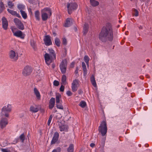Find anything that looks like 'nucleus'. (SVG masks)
Returning <instances> with one entry per match:
<instances>
[{
    "label": "nucleus",
    "mask_w": 152,
    "mask_h": 152,
    "mask_svg": "<svg viewBox=\"0 0 152 152\" xmlns=\"http://www.w3.org/2000/svg\"><path fill=\"white\" fill-rule=\"evenodd\" d=\"M113 30L111 25L107 24L106 26L103 27L99 33V38L102 42L107 41H112L113 39Z\"/></svg>",
    "instance_id": "nucleus-1"
},
{
    "label": "nucleus",
    "mask_w": 152,
    "mask_h": 152,
    "mask_svg": "<svg viewBox=\"0 0 152 152\" xmlns=\"http://www.w3.org/2000/svg\"><path fill=\"white\" fill-rule=\"evenodd\" d=\"M48 50L49 53H45L44 55V58L46 63L49 65L56 59V54L55 51L51 48H49Z\"/></svg>",
    "instance_id": "nucleus-2"
},
{
    "label": "nucleus",
    "mask_w": 152,
    "mask_h": 152,
    "mask_svg": "<svg viewBox=\"0 0 152 152\" xmlns=\"http://www.w3.org/2000/svg\"><path fill=\"white\" fill-rule=\"evenodd\" d=\"M41 17L43 21H46L52 14L51 10L48 8H45L41 10Z\"/></svg>",
    "instance_id": "nucleus-3"
},
{
    "label": "nucleus",
    "mask_w": 152,
    "mask_h": 152,
    "mask_svg": "<svg viewBox=\"0 0 152 152\" xmlns=\"http://www.w3.org/2000/svg\"><path fill=\"white\" fill-rule=\"evenodd\" d=\"M98 131L100 133L102 136H104L107 133V128L106 122L104 121H102L98 128Z\"/></svg>",
    "instance_id": "nucleus-4"
},
{
    "label": "nucleus",
    "mask_w": 152,
    "mask_h": 152,
    "mask_svg": "<svg viewBox=\"0 0 152 152\" xmlns=\"http://www.w3.org/2000/svg\"><path fill=\"white\" fill-rule=\"evenodd\" d=\"M77 7V4L75 3H67V7L69 14H71L72 11L76 10Z\"/></svg>",
    "instance_id": "nucleus-5"
},
{
    "label": "nucleus",
    "mask_w": 152,
    "mask_h": 152,
    "mask_svg": "<svg viewBox=\"0 0 152 152\" xmlns=\"http://www.w3.org/2000/svg\"><path fill=\"white\" fill-rule=\"evenodd\" d=\"M61 98V95L59 94H57L56 95V107L60 109H63V107L62 106L60 100V99Z\"/></svg>",
    "instance_id": "nucleus-6"
},
{
    "label": "nucleus",
    "mask_w": 152,
    "mask_h": 152,
    "mask_svg": "<svg viewBox=\"0 0 152 152\" xmlns=\"http://www.w3.org/2000/svg\"><path fill=\"white\" fill-rule=\"evenodd\" d=\"M12 109V106L11 104H6L1 109V116L4 115L3 112H10L11 111Z\"/></svg>",
    "instance_id": "nucleus-7"
},
{
    "label": "nucleus",
    "mask_w": 152,
    "mask_h": 152,
    "mask_svg": "<svg viewBox=\"0 0 152 152\" xmlns=\"http://www.w3.org/2000/svg\"><path fill=\"white\" fill-rule=\"evenodd\" d=\"M14 21L17 27L19 29L23 30L24 29V26L21 21L17 18L14 19Z\"/></svg>",
    "instance_id": "nucleus-8"
},
{
    "label": "nucleus",
    "mask_w": 152,
    "mask_h": 152,
    "mask_svg": "<svg viewBox=\"0 0 152 152\" xmlns=\"http://www.w3.org/2000/svg\"><path fill=\"white\" fill-rule=\"evenodd\" d=\"M32 72V69L29 66H27L24 67L23 71L22 74L25 76L29 75Z\"/></svg>",
    "instance_id": "nucleus-9"
},
{
    "label": "nucleus",
    "mask_w": 152,
    "mask_h": 152,
    "mask_svg": "<svg viewBox=\"0 0 152 152\" xmlns=\"http://www.w3.org/2000/svg\"><path fill=\"white\" fill-rule=\"evenodd\" d=\"M9 57L13 61H15L18 59V56L16 54L15 52L13 50H10L9 53Z\"/></svg>",
    "instance_id": "nucleus-10"
},
{
    "label": "nucleus",
    "mask_w": 152,
    "mask_h": 152,
    "mask_svg": "<svg viewBox=\"0 0 152 152\" xmlns=\"http://www.w3.org/2000/svg\"><path fill=\"white\" fill-rule=\"evenodd\" d=\"M66 60H63L61 62L60 65V67L62 74H64L66 73Z\"/></svg>",
    "instance_id": "nucleus-11"
},
{
    "label": "nucleus",
    "mask_w": 152,
    "mask_h": 152,
    "mask_svg": "<svg viewBox=\"0 0 152 152\" xmlns=\"http://www.w3.org/2000/svg\"><path fill=\"white\" fill-rule=\"evenodd\" d=\"M79 85V83L78 80L75 79L73 80L72 84V89L73 92H75L77 90Z\"/></svg>",
    "instance_id": "nucleus-12"
},
{
    "label": "nucleus",
    "mask_w": 152,
    "mask_h": 152,
    "mask_svg": "<svg viewBox=\"0 0 152 152\" xmlns=\"http://www.w3.org/2000/svg\"><path fill=\"white\" fill-rule=\"evenodd\" d=\"M43 40L44 43L46 45L49 46L52 45V41L49 35H47L45 36V37Z\"/></svg>",
    "instance_id": "nucleus-13"
},
{
    "label": "nucleus",
    "mask_w": 152,
    "mask_h": 152,
    "mask_svg": "<svg viewBox=\"0 0 152 152\" xmlns=\"http://www.w3.org/2000/svg\"><path fill=\"white\" fill-rule=\"evenodd\" d=\"M3 28L5 30L7 29L8 26V23L6 19L4 17L2 19Z\"/></svg>",
    "instance_id": "nucleus-14"
},
{
    "label": "nucleus",
    "mask_w": 152,
    "mask_h": 152,
    "mask_svg": "<svg viewBox=\"0 0 152 152\" xmlns=\"http://www.w3.org/2000/svg\"><path fill=\"white\" fill-rule=\"evenodd\" d=\"M59 136V134L58 132H56L55 133L51 142V144H54L57 141Z\"/></svg>",
    "instance_id": "nucleus-15"
},
{
    "label": "nucleus",
    "mask_w": 152,
    "mask_h": 152,
    "mask_svg": "<svg viewBox=\"0 0 152 152\" xmlns=\"http://www.w3.org/2000/svg\"><path fill=\"white\" fill-rule=\"evenodd\" d=\"M8 124L7 119L6 118H2L1 121L0 125L1 129H3Z\"/></svg>",
    "instance_id": "nucleus-16"
},
{
    "label": "nucleus",
    "mask_w": 152,
    "mask_h": 152,
    "mask_svg": "<svg viewBox=\"0 0 152 152\" xmlns=\"http://www.w3.org/2000/svg\"><path fill=\"white\" fill-rule=\"evenodd\" d=\"M14 35L17 37H19L21 39H23L24 38V34H23L20 31H17L14 33Z\"/></svg>",
    "instance_id": "nucleus-17"
},
{
    "label": "nucleus",
    "mask_w": 152,
    "mask_h": 152,
    "mask_svg": "<svg viewBox=\"0 0 152 152\" xmlns=\"http://www.w3.org/2000/svg\"><path fill=\"white\" fill-rule=\"evenodd\" d=\"M59 128L61 131L67 132L68 130V126L65 125H61V123L59 124Z\"/></svg>",
    "instance_id": "nucleus-18"
},
{
    "label": "nucleus",
    "mask_w": 152,
    "mask_h": 152,
    "mask_svg": "<svg viewBox=\"0 0 152 152\" xmlns=\"http://www.w3.org/2000/svg\"><path fill=\"white\" fill-rule=\"evenodd\" d=\"M55 104V99L54 98L52 97L49 102V108L52 109L54 107Z\"/></svg>",
    "instance_id": "nucleus-19"
},
{
    "label": "nucleus",
    "mask_w": 152,
    "mask_h": 152,
    "mask_svg": "<svg viewBox=\"0 0 152 152\" xmlns=\"http://www.w3.org/2000/svg\"><path fill=\"white\" fill-rule=\"evenodd\" d=\"M10 13L11 15H13L16 16V17H18V18H21V16L19 15V14H18L17 12L14 11L12 10H11L9 9H7V10Z\"/></svg>",
    "instance_id": "nucleus-20"
},
{
    "label": "nucleus",
    "mask_w": 152,
    "mask_h": 152,
    "mask_svg": "<svg viewBox=\"0 0 152 152\" xmlns=\"http://www.w3.org/2000/svg\"><path fill=\"white\" fill-rule=\"evenodd\" d=\"M72 19L70 18H67L66 20V22L64 25V26L67 27L70 26L72 24Z\"/></svg>",
    "instance_id": "nucleus-21"
},
{
    "label": "nucleus",
    "mask_w": 152,
    "mask_h": 152,
    "mask_svg": "<svg viewBox=\"0 0 152 152\" xmlns=\"http://www.w3.org/2000/svg\"><path fill=\"white\" fill-rule=\"evenodd\" d=\"M89 28L88 24L87 23H85L83 27V32L84 34H86L87 33Z\"/></svg>",
    "instance_id": "nucleus-22"
},
{
    "label": "nucleus",
    "mask_w": 152,
    "mask_h": 152,
    "mask_svg": "<svg viewBox=\"0 0 152 152\" xmlns=\"http://www.w3.org/2000/svg\"><path fill=\"white\" fill-rule=\"evenodd\" d=\"M91 4L93 7H96L99 5V2L95 0H90Z\"/></svg>",
    "instance_id": "nucleus-23"
},
{
    "label": "nucleus",
    "mask_w": 152,
    "mask_h": 152,
    "mask_svg": "<svg viewBox=\"0 0 152 152\" xmlns=\"http://www.w3.org/2000/svg\"><path fill=\"white\" fill-rule=\"evenodd\" d=\"M34 91L37 99H40V95L39 92L37 88H34Z\"/></svg>",
    "instance_id": "nucleus-24"
},
{
    "label": "nucleus",
    "mask_w": 152,
    "mask_h": 152,
    "mask_svg": "<svg viewBox=\"0 0 152 152\" xmlns=\"http://www.w3.org/2000/svg\"><path fill=\"white\" fill-rule=\"evenodd\" d=\"M82 65L83 71L84 75L86 76L87 74V69L86 64L84 62H82Z\"/></svg>",
    "instance_id": "nucleus-25"
},
{
    "label": "nucleus",
    "mask_w": 152,
    "mask_h": 152,
    "mask_svg": "<svg viewBox=\"0 0 152 152\" xmlns=\"http://www.w3.org/2000/svg\"><path fill=\"white\" fill-rule=\"evenodd\" d=\"M91 81L92 85L94 87L96 86V84L94 76L93 75H92L91 78Z\"/></svg>",
    "instance_id": "nucleus-26"
},
{
    "label": "nucleus",
    "mask_w": 152,
    "mask_h": 152,
    "mask_svg": "<svg viewBox=\"0 0 152 152\" xmlns=\"http://www.w3.org/2000/svg\"><path fill=\"white\" fill-rule=\"evenodd\" d=\"M68 152H73L74 145L72 144H70L67 149Z\"/></svg>",
    "instance_id": "nucleus-27"
},
{
    "label": "nucleus",
    "mask_w": 152,
    "mask_h": 152,
    "mask_svg": "<svg viewBox=\"0 0 152 152\" xmlns=\"http://www.w3.org/2000/svg\"><path fill=\"white\" fill-rule=\"evenodd\" d=\"M62 82V84L64 85H66V77L65 75H63L61 79Z\"/></svg>",
    "instance_id": "nucleus-28"
},
{
    "label": "nucleus",
    "mask_w": 152,
    "mask_h": 152,
    "mask_svg": "<svg viewBox=\"0 0 152 152\" xmlns=\"http://www.w3.org/2000/svg\"><path fill=\"white\" fill-rule=\"evenodd\" d=\"M30 110L33 112L36 113L38 111V109L37 107H35L32 106L30 107Z\"/></svg>",
    "instance_id": "nucleus-29"
},
{
    "label": "nucleus",
    "mask_w": 152,
    "mask_h": 152,
    "mask_svg": "<svg viewBox=\"0 0 152 152\" xmlns=\"http://www.w3.org/2000/svg\"><path fill=\"white\" fill-rule=\"evenodd\" d=\"M40 13L39 12V11H36L35 12V16L36 19L38 20H40Z\"/></svg>",
    "instance_id": "nucleus-30"
},
{
    "label": "nucleus",
    "mask_w": 152,
    "mask_h": 152,
    "mask_svg": "<svg viewBox=\"0 0 152 152\" xmlns=\"http://www.w3.org/2000/svg\"><path fill=\"white\" fill-rule=\"evenodd\" d=\"M55 43L57 46L59 47L60 46V41L58 38H56L55 39Z\"/></svg>",
    "instance_id": "nucleus-31"
},
{
    "label": "nucleus",
    "mask_w": 152,
    "mask_h": 152,
    "mask_svg": "<svg viewBox=\"0 0 152 152\" xmlns=\"http://www.w3.org/2000/svg\"><path fill=\"white\" fill-rule=\"evenodd\" d=\"M132 11L133 12V14L136 17L138 16L139 12L137 10L135 9H133L132 10Z\"/></svg>",
    "instance_id": "nucleus-32"
},
{
    "label": "nucleus",
    "mask_w": 152,
    "mask_h": 152,
    "mask_svg": "<svg viewBox=\"0 0 152 152\" xmlns=\"http://www.w3.org/2000/svg\"><path fill=\"white\" fill-rule=\"evenodd\" d=\"M18 8L20 10V11L21 12V11H23L22 10L24 9L25 6L23 4H20L18 5Z\"/></svg>",
    "instance_id": "nucleus-33"
},
{
    "label": "nucleus",
    "mask_w": 152,
    "mask_h": 152,
    "mask_svg": "<svg viewBox=\"0 0 152 152\" xmlns=\"http://www.w3.org/2000/svg\"><path fill=\"white\" fill-rule=\"evenodd\" d=\"M20 12L23 18L24 19H26L27 18V15L25 12L23 11H21Z\"/></svg>",
    "instance_id": "nucleus-34"
},
{
    "label": "nucleus",
    "mask_w": 152,
    "mask_h": 152,
    "mask_svg": "<svg viewBox=\"0 0 152 152\" xmlns=\"http://www.w3.org/2000/svg\"><path fill=\"white\" fill-rule=\"evenodd\" d=\"M79 105L82 108H84L86 105V103L85 101H81Z\"/></svg>",
    "instance_id": "nucleus-35"
},
{
    "label": "nucleus",
    "mask_w": 152,
    "mask_h": 152,
    "mask_svg": "<svg viewBox=\"0 0 152 152\" xmlns=\"http://www.w3.org/2000/svg\"><path fill=\"white\" fill-rule=\"evenodd\" d=\"M8 5L10 9L13 8V7L14 6V4L12 3V1H11L8 2Z\"/></svg>",
    "instance_id": "nucleus-36"
},
{
    "label": "nucleus",
    "mask_w": 152,
    "mask_h": 152,
    "mask_svg": "<svg viewBox=\"0 0 152 152\" xmlns=\"http://www.w3.org/2000/svg\"><path fill=\"white\" fill-rule=\"evenodd\" d=\"M25 137L24 133L22 134L20 136V139L22 141V142H23L25 140Z\"/></svg>",
    "instance_id": "nucleus-37"
},
{
    "label": "nucleus",
    "mask_w": 152,
    "mask_h": 152,
    "mask_svg": "<svg viewBox=\"0 0 152 152\" xmlns=\"http://www.w3.org/2000/svg\"><path fill=\"white\" fill-rule=\"evenodd\" d=\"M4 5L2 2H0V13H1L3 10Z\"/></svg>",
    "instance_id": "nucleus-38"
},
{
    "label": "nucleus",
    "mask_w": 152,
    "mask_h": 152,
    "mask_svg": "<svg viewBox=\"0 0 152 152\" xmlns=\"http://www.w3.org/2000/svg\"><path fill=\"white\" fill-rule=\"evenodd\" d=\"M83 60L86 63L88 62L89 58L87 56H85L84 57Z\"/></svg>",
    "instance_id": "nucleus-39"
},
{
    "label": "nucleus",
    "mask_w": 152,
    "mask_h": 152,
    "mask_svg": "<svg viewBox=\"0 0 152 152\" xmlns=\"http://www.w3.org/2000/svg\"><path fill=\"white\" fill-rule=\"evenodd\" d=\"M53 116L52 115H51L49 118L48 119V126H49L50 123H51V121L52 120V118Z\"/></svg>",
    "instance_id": "nucleus-40"
},
{
    "label": "nucleus",
    "mask_w": 152,
    "mask_h": 152,
    "mask_svg": "<svg viewBox=\"0 0 152 152\" xmlns=\"http://www.w3.org/2000/svg\"><path fill=\"white\" fill-rule=\"evenodd\" d=\"M31 46L33 47V48L34 49V50H36V45H35V43L34 41L31 42Z\"/></svg>",
    "instance_id": "nucleus-41"
},
{
    "label": "nucleus",
    "mask_w": 152,
    "mask_h": 152,
    "mask_svg": "<svg viewBox=\"0 0 152 152\" xmlns=\"http://www.w3.org/2000/svg\"><path fill=\"white\" fill-rule=\"evenodd\" d=\"M53 85L55 86H57L59 85V83L58 81L55 80L53 82Z\"/></svg>",
    "instance_id": "nucleus-42"
},
{
    "label": "nucleus",
    "mask_w": 152,
    "mask_h": 152,
    "mask_svg": "<svg viewBox=\"0 0 152 152\" xmlns=\"http://www.w3.org/2000/svg\"><path fill=\"white\" fill-rule=\"evenodd\" d=\"M62 43L64 45H66L67 44V42L65 38H63Z\"/></svg>",
    "instance_id": "nucleus-43"
},
{
    "label": "nucleus",
    "mask_w": 152,
    "mask_h": 152,
    "mask_svg": "<svg viewBox=\"0 0 152 152\" xmlns=\"http://www.w3.org/2000/svg\"><path fill=\"white\" fill-rule=\"evenodd\" d=\"M66 94L68 96H70L72 95V94L70 91H67Z\"/></svg>",
    "instance_id": "nucleus-44"
},
{
    "label": "nucleus",
    "mask_w": 152,
    "mask_h": 152,
    "mask_svg": "<svg viewBox=\"0 0 152 152\" xmlns=\"http://www.w3.org/2000/svg\"><path fill=\"white\" fill-rule=\"evenodd\" d=\"M64 86L63 85H61L60 88V91H61L63 92L64 90Z\"/></svg>",
    "instance_id": "nucleus-45"
},
{
    "label": "nucleus",
    "mask_w": 152,
    "mask_h": 152,
    "mask_svg": "<svg viewBox=\"0 0 152 152\" xmlns=\"http://www.w3.org/2000/svg\"><path fill=\"white\" fill-rule=\"evenodd\" d=\"M1 150L2 152H10V151L7 149L2 148Z\"/></svg>",
    "instance_id": "nucleus-46"
},
{
    "label": "nucleus",
    "mask_w": 152,
    "mask_h": 152,
    "mask_svg": "<svg viewBox=\"0 0 152 152\" xmlns=\"http://www.w3.org/2000/svg\"><path fill=\"white\" fill-rule=\"evenodd\" d=\"M57 152H60L61 151V148H57L55 150Z\"/></svg>",
    "instance_id": "nucleus-47"
},
{
    "label": "nucleus",
    "mask_w": 152,
    "mask_h": 152,
    "mask_svg": "<svg viewBox=\"0 0 152 152\" xmlns=\"http://www.w3.org/2000/svg\"><path fill=\"white\" fill-rule=\"evenodd\" d=\"M78 93L79 94H80L83 93V91L81 89L79 90L78 91Z\"/></svg>",
    "instance_id": "nucleus-48"
},
{
    "label": "nucleus",
    "mask_w": 152,
    "mask_h": 152,
    "mask_svg": "<svg viewBox=\"0 0 152 152\" xmlns=\"http://www.w3.org/2000/svg\"><path fill=\"white\" fill-rule=\"evenodd\" d=\"M78 67H76V69L75 70V73L76 74H78Z\"/></svg>",
    "instance_id": "nucleus-49"
},
{
    "label": "nucleus",
    "mask_w": 152,
    "mask_h": 152,
    "mask_svg": "<svg viewBox=\"0 0 152 152\" xmlns=\"http://www.w3.org/2000/svg\"><path fill=\"white\" fill-rule=\"evenodd\" d=\"M75 64V62H72L71 65H70V66L71 67L73 68L74 67V66Z\"/></svg>",
    "instance_id": "nucleus-50"
},
{
    "label": "nucleus",
    "mask_w": 152,
    "mask_h": 152,
    "mask_svg": "<svg viewBox=\"0 0 152 152\" xmlns=\"http://www.w3.org/2000/svg\"><path fill=\"white\" fill-rule=\"evenodd\" d=\"M90 146L91 147L93 148L95 146V144L94 143H91L90 145Z\"/></svg>",
    "instance_id": "nucleus-51"
},
{
    "label": "nucleus",
    "mask_w": 152,
    "mask_h": 152,
    "mask_svg": "<svg viewBox=\"0 0 152 152\" xmlns=\"http://www.w3.org/2000/svg\"><path fill=\"white\" fill-rule=\"evenodd\" d=\"M5 113L4 115L6 117H8L9 116V114H7V112H4Z\"/></svg>",
    "instance_id": "nucleus-52"
},
{
    "label": "nucleus",
    "mask_w": 152,
    "mask_h": 152,
    "mask_svg": "<svg viewBox=\"0 0 152 152\" xmlns=\"http://www.w3.org/2000/svg\"><path fill=\"white\" fill-rule=\"evenodd\" d=\"M52 66L53 68H54L55 67V65L54 64H52Z\"/></svg>",
    "instance_id": "nucleus-53"
},
{
    "label": "nucleus",
    "mask_w": 152,
    "mask_h": 152,
    "mask_svg": "<svg viewBox=\"0 0 152 152\" xmlns=\"http://www.w3.org/2000/svg\"><path fill=\"white\" fill-rule=\"evenodd\" d=\"M34 0H28L29 2L30 3H32Z\"/></svg>",
    "instance_id": "nucleus-54"
},
{
    "label": "nucleus",
    "mask_w": 152,
    "mask_h": 152,
    "mask_svg": "<svg viewBox=\"0 0 152 152\" xmlns=\"http://www.w3.org/2000/svg\"><path fill=\"white\" fill-rule=\"evenodd\" d=\"M53 34L54 36H55L56 35V34L54 32H53Z\"/></svg>",
    "instance_id": "nucleus-55"
},
{
    "label": "nucleus",
    "mask_w": 152,
    "mask_h": 152,
    "mask_svg": "<svg viewBox=\"0 0 152 152\" xmlns=\"http://www.w3.org/2000/svg\"><path fill=\"white\" fill-rule=\"evenodd\" d=\"M86 64H87V66H89V64H88V62H87V63H86Z\"/></svg>",
    "instance_id": "nucleus-56"
},
{
    "label": "nucleus",
    "mask_w": 152,
    "mask_h": 152,
    "mask_svg": "<svg viewBox=\"0 0 152 152\" xmlns=\"http://www.w3.org/2000/svg\"><path fill=\"white\" fill-rule=\"evenodd\" d=\"M52 152H57L55 149Z\"/></svg>",
    "instance_id": "nucleus-57"
},
{
    "label": "nucleus",
    "mask_w": 152,
    "mask_h": 152,
    "mask_svg": "<svg viewBox=\"0 0 152 152\" xmlns=\"http://www.w3.org/2000/svg\"><path fill=\"white\" fill-rule=\"evenodd\" d=\"M146 61H147V62H149V61H150V60H149V59H147L146 60Z\"/></svg>",
    "instance_id": "nucleus-58"
},
{
    "label": "nucleus",
    "mask_w": 152,
    "mask_h": 152,
    "mask_svg": "<svg viewBox=\"0 0 152 152\" xmlns=\"http://www.w3.org/2000/svg\"><path fill=\"white\" fill-rule=\"evenodd\" d=\"M12 32H13V33H15V32H14V31H13V29H12Z\"/></svg>",
    "instance_id": "nucleus-59"
},
{
    "label": "nucleus",
    "mask_w": 152,
    "mask_h": 152,
    "mask_svg": "<svg viewBox=\"0 0 152 152\" xmlns=\"http://www.w3.org/2000/svg\"><path fill=\"white\" fill-rule=\"evenodd\" d=\"M29 10L31 12V9L30 8Z\"/></svg>",
    "instance_id": "nucleus-60"
},
{
    "label": "nucleus",
    "mask_w": 152,
    "mask_h": 152,
    "mask_svg": "<svg viewBox=\"0 0 152 152\" xmlns=\"http://www.w3.org/2000/svg\"><path fill=\"white\" fill-rule=\"evenodd\" d=\"M139 28H140V29H141V28L142 29V27L141 26H140Z\"/></svg>",
    "instance_id": "nucleus-61"
}]
</instances>
